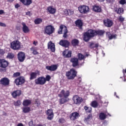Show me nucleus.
Masks as SVG:
<instances>
[{
  "mask_svg": "<svg viewBox=\"0 0 126 126\" xmlns=\"http://www.w3.org/2000/svg\"><path fill=\"white\" fill-rule=\"evenodd\" d=\"M105 33V32L103 30H98L97 31L89 30L86 32H85L84 34V40L85 42H88L91 38H93L94 36L96 35H99L101 36Z\"/></svg>",
  "mask_w": 126,
  "mask_h": 126,
  "instance_id": "f257e3e1",
  "label": "nucleus"
},
{
  "mask_svg": "<svg viewBox=\"0 0 126 126\" xmlns=\"http://www.w3.org/2000/svg\"><path fill=\"white\" fill-rule=\"evenodd\" d=\"M63 37H64V39H66V38L68 37V35H67V28L63 25H61L60 27L58 33L63 34Z\"/></svg>",
  "mask_w": 126,
  "mask_h": 126,
  "instance_id": "f03ea898",
  "label": "nucleus"
},
{
  "mask_svg": "<svg viewBox=\"0 0 126 126\" xmlns=\"http://www.w3.org/2000/svg\"><path fill=\"white\" fill-rule=\"evenodd\" d=\"M76 71L75 70L72 69L69 71L66 72L65 73L66 76L68 79H73L76 76Z\"/></svg>",
  "mask_w": 126,
  "mask_h": 126,
  "instance_id": "7ed1b4c3",
  "label": "nucleus"
},
{
  "mask_svg": "<svg viewBox=\"0 0 126 126\" xmlns=\"http://www.w3.org/2000/svg\"><path fill=\"white\" fill-rule=\"evenodd\" d=\"M21 43L18 40H14L11 43V48L13 50H19Z\"/></svg>",
  "mask_w": 126,
  "mask_h": 126,
  "instance_id": "20e7f679",
  "label": "nucleus"
},
{
  "mask_svg": "<svg viewBox=\"0 0 126 126\" xmlns=\"http://www.w3.org/2000/svg\"><path fill=\"white\" fill-rule=\"evenodd\" d=\"M78 9L80 13H83L84 14L88 13V12H89V10H90L89 7L86 5L80 6L79 7Z\"/></svg>",
  "mask_w": 126,
  "mask_h": 126,
  "instance_id": "39448f33",
  "label": "nucleus"
},
{
  "mask_svg": "<svg viewBox=\"0 0 126 126\" xmlns=\"http://www.w3.org/2000/svg\"><path fill=\"white\" fill-rule=\"evenodd\" d=\"M36 84L38 85H44L46 83V78L44 77H40L35 80Z\"/></svg>",
  "mask_w": 126,
  "mask_h": 126,
  "instance_id": "423d86ee",
  "label": "nucleus"
},
{
  "mask_svg": "<svg viewBox=\"0 0 126 126\" xmlns=\"http://www.w3.org/2000/svg\"><path fill=\"white\" fill-rule=\"evenodd\" d=\"M73 100L74 104H76V105H79L81 104L83 99L81 97L78 96V95H75L73 97Z\"/></svg>",
  "mask_w": 126,
  "mask_h": 126,
  "instance_id": "0eeeda50",
  "label": "nucleus"
},
{
  "mask_svg": "<svg viewBox=\"0 0 126 126\" xmlns=\"http://www.w3.org/2000/svg\"><path fill=\"white\" fill-rule=\"evenodd\" d=\"M55 29L52 26H48L45 29V32L48 35H51L54 32Z\"/></svg>",
  "mask_w": 126,
  "mask_h": 126,
  "instance_id": "6e6552de",
  "label": "nucleus"
},
{
  "mask_svg": "<svg viewBox=\"0 0 126 126\" xmlns=\"http://www.w3.org/2000/svg\"><path fill=\"white\" fill-rule=\"evenodd\" d=\"M25 82V79L23 77H19L15 80V83L16 85H21Z\"/></svg>",
  "mask_w": 126,
  "mask_h": 126,
  "instance_id": "1a4fd4ad",
  "label": "nucleus"
},
{
  "mask_svg": "<svg viewBox=\"0 0 126 126\" xmlns=\"http://www.w3.org/2000/svg\"><path fill=\"white\" fill-rule=\"evenodd\" d=\"M8 66V62L5 61L4 59L0 60V67L2 68H5Z\"/></svg>",
  "mask_w": 126,
  "mask_h": 126,
  "instance_id": "9d476101",
  "label": "nucleus"
},
{
  "mask_svg": "<svg viewBox=\"0 0 126 126\" xmlns=\"http://www.w3.org/2000/svg\"><path fill=\"white\" fill-rule=\"evenodd\" d=\"M59 97H64V98H67L69 96V92L66 91V92L64 90H62L60 94H59Z\"/></svg>",
  "mask_w": 126,
  "mask_h": 126,
  "instance_id": "9b49d317",
  "label": "nucleus"
},
{
  "mask_svg": "<svg viewBox=\"0 0 126 126\" xmlns=\"http://www.w3.org/2000/svg\"><path fill=\"white\" fill-rule=\"evenodd\" d=\"M0 84L4 86H7L9 84V80L7 78H3L0 81Z\"/></svg>",
  "mask_w": 126,
  "mask_h": 126,
  "instance_id": "f8f14e48",
  "label": "nucleus"
},
{
  "mask_svg": "<svg viewBox=\"0 0 126 126\" xmlns=\"http://www.w3.org/2000/svg\"><path fill=\"white\" fill-rule=\"evenodd\" d=\"M18 59L19 62H24V60H25V54L22 52H19L18 54Z\"/></svg>",
  "mask_w": 126,
  "mask_h": 126,
  "instance_id": "ddd939ff",
  "label": "nucleus"
},
{
  "mask_svg": "<svg viewBox=\"0 0 126 126\" xmlns=\"http://www.w3.org/2000/svg\"><path fill=\"white\" fill-rule=\"evenodd\" d=\"M46 115L48 116L47 117L48 120H52L54 118V113L53 110L48 109L47 111Z\"/></svg>",
  "mask_w": 126,
  "mask_h": 126,
  "instance_id": "4468645a",
  "label": "nucleus"
},
{
  "mask_svg": "<svg viewBox=\"0 0 126 126\" xmlns=\"http://www.w3.org/2000/svg\"><path fill=\"white\" fill-rule=\"evenodd\" d=\"M59 44H60L61 46H62L63 47H65V48H67L69 46V42L67 40H62L60 41Z\"/></svg>",
  "mask_w": 126,
  "mask_h": 126,
  "instance_id": "2eb2a0df",
  "label": "nucleus"
},
{
  "mask_svg": "<svg viewBox=\"0 0 126 126\" xmlns=\"http://www.w3.org/2000/svg\"><path fill=\"white\" fill-rule=\"evenodd\" d=\"M104 24L106 27H111L113 25V22L109 19L104 20L103 21Z\"/></svg>",
  "mask_w": 126,
  "mask_h": 126,
  "instance_id": "dca6fc26",
  "label": "nucleus"
},
{
  "mask_svg": "<svg viewBox=\"0 0 126 126\" xmlns=\"http://www.w3.org/2000/svg\"><path fill=\"white\" fill-rule=\"evenodd\" d=\"M11 95L13 98H16V97H18L21 95V91L20 90H17L14 91L12 94Z\"/></svg>",
  "mask_w": 126,
  "mask_h": 126,
  "instance_id": "f3484780",
  "label": "nucleus"
},
{
  "mask_svg": "<svg viewBox=\"0 0 126 126\" xmlns=\"http://www.w3.org/2000/svg\"><path fill=\"white\" fill-rule=\"evenodd\" d=\"M70 62L72 63V66L74 67L78 65V59L75 58H72Z\"/></svg>",
  "mask_w": 126,
  "mask_h": 126,
  "instance_id": "a211bd4d",
  "label": "nucleus"
},
{
  "mask_svg": "<svg viewBox=\"0 0 126 126\" xmlns=\"http://www.w3.org/2000/svg\"><path fill=\"white\" fill-rule=\"evenodd\" d=\"M110 116V117H111V115H110L109 113H108V114H106V113H104L103 112H101L99 114V117L100 120H101V121H103L104 120H105L106 119V118H107V116Z\"/></svg>",
  "mask_w": 126,
  "mask_h": 126,
  "instance_id": "6ab92c4d",
  "label": "nucleus"
},
{
  "mask_svg": "<svg viewBox=\"0 0 126 126\" xmlns=\"http://www.w3.org/2000/svg\"><path fill=\"white\" fill-rule=\"evenodd\" d=\"M46 68L48 70H50V71H55L58 68V66H57V65H52L51 66H47Z\"/></svg>",
  "mask_w": 126,
  "mask_h": 126,
  "instance_id": "aec40b11",
  "label": "nucleus"
},
{
  "mask_svg": "<svg viewBox=\"0 0 126 126\" xmlns=\"http://www.w3.org/2000/svg\"><path fill=\"white\" fill-rule=\"evenodd\" d=\"M63 56L64 58H70V57H71V51H69L67 50H65L63 52Z\"/></svg>",
  "mask_w": 126,
  "mask_h": 126,
  "instance_id": "412c9836",
  "label": "nucleus"
},
{
  "mask_svg": "<svg viewBox=\"0 0 126 126\" xmlns=\"http://www.w3.org/2000/svg\"><path fill=\"white\" fill-rule=\"evenodd\" d=\"M78 116H79V114L77 112H74L71 114L70 116V120L71 121H75V120H76L77 118H78Z\"/></svg>",
  "mask_w": 126,
  "mask_h": 126,
  "instance_id": "4be33fe9",
  "label": "nucleus"
},
{
  "mask_svg": "<svg viewBox=\"0 0 126 126\" xmlns=\"http://www.w3.org/2000/svg\"><path fill=\"white\" fill-rule=\"evenodd\" d=\"M48 49H50L52 52H55V51H56L55 44L52 43V42L50 41L48 43Z\"/></svg>",
  "mask_w": 126,
  "mask_h": 126,
  "instance_id": "5701e85b",
  "label": "nucleus"
},
{
  "mask_svg": "<svg viewBox=\"0 0 126 126\" xmlns=\"http://www.w3.org/2000/svg\"><path fill=\"white\" fill-rule=\"evenodd\" d=\"M22 25H23V32L24 33H28V32H29L30 31L28 27H27V26H26V24H25V23H22Z\"/></svg>",
  "mask_w": 126,
  "mask_h": 126,
  "instance_id": "b1692460",
  "label": "nucleus"
},
{
  "mask_svg": "<svg viewBox=\"0 0 126 126\" xmlns=\"http://www.w3.org/2000/svg\"><path fill=\"white\" fill-rule=\"evenodd\" d=\"M20 1L24 4V5H30L32 3V0H20Z\"/></svg>",
  "mask_w": 126,
  "mask_h": 126,
  "instance_id": "393cba45",
  "label": "nucleus"
},
{
  "mask_svg": "<svg viewBox=\"0 0 126 126\" xmlns=\"http://www.w3.org/2000/svg\"><path fill=\"white\" fill-rule=\"evenodd\" d=\"M47 11L51 14H54L56 13V9L52 6H49L47 8Z\"/></svg>",
  "mask_w": 126,
  "mask_h": 126,
  "instance_id": "a878e982",
  "label": "nucleus"
},
{
  "mask_svg": "<svg viewBox=\"0 0 126 126\" xmlns=\"http://www.w3.org/2000/svg\"><path fill=\"white\" fill-rule=\"evenodd\" d=\"M93 9L95 12H100L101 10V7H100L98 5L94 6Z\"/></svg>",
  "mask_w": 126,
  "mask_h": 126,
  "instance_id": "bb28decb",
  "label": "nucleus"
},
{
  "mask_svg": "<svg viewBox=\"0 0 126 126\" xmlns=\"http://www.w3.org/2000/svg\"><path fill=\"white\" fill-rule=\"evenodd\" d=\"M38 74H39V72H32L31 73V77H30L31 80H32V79H34V78H36L37 77V75H38Z\"/></svg>",
  "mask_w": 126,
  "mask_h": 126,
  "instance_id": "cd10ccee",
  "label": "nucleus"
},
{
  "mask_svg": "<svg viewBox=\"0 0 126 126\" xmlns=\"http://www.w3.org/2000/svg\"><path fill=\"white\" fill-rule=\"evenodd\" d=\"M37 50L38 49L35 47H33L31 48V51L32 52V54H33V55H38L39 54V53L37 52Z\"/></svg>",
  "mask_w": 126,
  "mask_h": 126,
  "instance_id": "c85d7f7f",
  "label": "nucleus"
},
{
  "mask_svg": "<svg viewBox=\"0 0 126 126\" xmlns=\"http://www.w3.org/2000/svg\"><path fill=\"white\" fill-rule=\"evenodd\" d=\"M75 24L76 26L81 28L82 27V21L80 20H78L75 22Z\"/></svg>",
  "mask_w": 126,
  "mask_h": 126,
  "instance_id": "c756f323",
  "label": "nucleus"
},
{
  "mask_svg": "<svg viewBox=\"0 0 126 126\" xmlns=\"http://www.w3.org/2000/svg\"><path fill=\"white\" fill-rule=\"evenodd\" d=\"M99 44L98 43L95 44L94 42L90 43V47L91 48H98Z\"/></svg>",
  "mask_w": 126,
  "mask_h": 126,
  "instance_id": "7c9ffc66",
  "label": "nucleus"
},
{
  "mask_svg": "<svg viewBox=\"0 0 126 126\" xmlns=\"http://www.w3.org/2000/svg\"><path fill=\"white\" fill-rule=\"evenodd\" d=\"M23 104L24 106H29V105L31 104V100L29 99H26L24 101Z\"/></svg>",
  "mask_w": 126,
  "mask_h": 126,
  "instance_id": "2f4dec72",
  "label": "nucleus"
},
{
  "mask_svg": "<svg viewBox=\"0 0 126 126\" xmlns=\"http://www.w3.org/2000/svg\"><path fill=\"white\" fill-rule=\"evenodd\" d=\"M23 113H25V114H26L27 113H29L31 111L30 107H25L23 108Z\"/></svg>",
  "mask_w": 126,
  "mask_h": 126,
  "instance_id": "473e14b6",
  "label": "nucleus"
},
{
  "mask_svg": "<svg viewBox=\"0 0 126 126\" xmlns=\"http://www.w3.org/2000/svg\"><path fill=\"white\" fill-rule=\"evenodd\" d=\"M84 109L87 113H91L92 112V108L87 106H84Z\"/></svg>",
  "mask_w": 126,
  "mask_h": 126,
  "instance_id": "72a5a7b5",
  "label": "nucleus"
},
{
  "mask_svg": "<svg viewBox=\"0 0 126 126\" xmlns=\"http://www.w3.org/2000/svg\"><path fill=\"white\" fill-rule=\"evenodd\" d=\"M115 11H116L118 14H122L124 13V9L123 8H119L117 10L116 9Z\"/></svg>",
  "mask_w": 126,
  "mask_h": 126,
  "instance_id": "f704fd0d",
  "label": "nucleus"
},
{
  "mask_svg": "<svg viewBox=\"0 0 126 126\" xmlns=\"http://www.w3.org/2000/svg\"><path fill=\"white\" fill-rule=\"evenodd\" d=\"M68 100V98L66 97H64L63 98H61L60 100V102L61 104H64V103H66Z\"/></svg>",
  "mask_w": 126,
  "mask_h": 126,
  "instance_id": "c9c22d12",
  "label": "nucleus"
},
{
  "mask_svg": "<svg viewBox=\"0 0 126 126\" xmlns=\"http://www.w3.org/2000/svg\"><path fill=\"white\" fill-rule=\"evenodd\" d=\"M42 21H43V20H42V19L37 18L34 20V23L35 24H40L42 23Z\"/></svg>",
  "mask_w": 126,
  "mask_h": 126,
  "instance_id": "e433bc0d",
  "label": "nucleus"
},
{
  "mask_svg": "<svg viewBox=\"0 0 126 126\" xmlns=\"http://www.w3.org/2000/svg\"><path fill=\"white\" fill-rule=\"evenodd\" d=\"M91 106L93 107V108H97V107H98V102L96 101H94L92 102Z\"/></svg>",
  "mask_w": 126,
  "mask_h": 126,
  "instance_id": "4c0bfd02",
  "label": "nucleus"
},
{
  "mask_svg": "<svg viewBox=\"0 0 126 126\" xmlns=\"http://www.w3.org/2000/svg\"><path fill=\"white\" fill-rule=\"evenodd\" d=\"M7 59H13L14 58V55L13 53H8L7 56Z\"/></svg>",
  "mask_w": 126,
  "mask_h": 126,
  "instance_id": "58836bf2",
  "label": "nucleus"
},
{
  "mask_svg": "<svg viewBox=\"0 0 126 126\" xmlns=\"http://www.w3.org/2000/svg\"><path fill=\"white\" fill-rule=\"evenodd\" d=\"M86 58V57L82 54H78V58L80 61H82V60H84Z\"/></svg>",
  "mask_w": 126,
  "mask_h": 126,
  "instance_id": "ea45409f",
  "label": "nucleus"
},
{
  "mask_svg": "<svg viewBox=\"0 0 126 126\" xmlns=\"http://www.w3.org/2000/svg\"><path fill=\"white\" fill-rule=\"evenodd\" d=\"M78 43L79 41L77 39H74L72 40V44L73 46H77V45H78Z\"/></svg>",
  "mask_w": 126,
  "mask_h": 126,
  "instance_id": "a19ab883",
  "label": "nucleus"
},
{
  "mask_svg": "<svg viewBox=\"0 0 126 126\" xmlns=\"http://www.w3.org/2000/svg\"><path fill=\"white\" fill-rule=\"evenodd\" d=\"M21 105V101L20 100H18L14 102V105L16 106V107H18Z\"/></svg>",
  "mask_w": 126,
  "mask_h": 126,
  "instance_id": "79ce46f5",
  "label": "nucleus"
},
{
  "mask_svg": "<svg viewBox=\"0 0 126 126\" xmlns=\"http://www.w3.org/2000/svg\"><path fill=\"white\" fill-rule=\"evenodd\" d=\"M116 37H117V35L116 34H114V35L110 34L108 35V38L109 40H112V39H116Z\"/></svg>",
  "mask_w": 126,
  "mask_h": 126,
  "instance_id": "37998d69",
  "label": "nucleus"
},
{
  "mask_svg": "<svg viewBox=\"0 0 126 126\" xmlns=\"http://www.w3.org/2000/svg\"><path fill=\"white\" fill-rule=\"evenodd\" d=\"M45 78V82L46 81H50V80H51V76L50 75H47L46 76Z\"/></svg>",
  "mask_w": 126,
  "mask_h": 126,
  "instance_id": "c03bdc74",
  "label": "nucleus"
},
{
  "mask_svg": "<svg viewBox=\"0 0 126 126\" xmlns=\"http://www.w3.org/2000/svg\"><path fill=\"white\" fill-rule=\"evenodd\" d=\"M40 104L41 103H40V101H39V100L36 99L35 100V105H36V106H37V107H39V106H40Z\"/></svg>",
  "mask_w": 126,
  "mask_h": 126,
  "instance_id": "a18cd8bd",
  "label": "nucleus"
},
{
  "mask_svg": "<svg viewBox=\"0 0 126 126\" xmlns=\"http://www.w3.org/2000/svg\"><path fill=\"white\" fill-rule=\"evenodd\" d=\"M91 119H92V115H89L85 118V120L86 121H89V120H91Z\"/></svg>",
  "mask_w": 126,
  "mask_h": 126,
  "instance_id": "49530a36",
  "label": "nucleus"
},
{
  "mask_svg": "<svg viewBox=\"0 0 126 126\" xmlns=\"http://www.w3.org/2000/svg\"><path fill=\"white\" fill-rule=\"evenodd\" d=\"M119 20L121 21V22H123L125 20V18L123 17V16H120L119 18Z\"/></svg>",
  "mask_w": 126,
  "mask_h": 126,
  "instance_id": "de8ad7c7",
  "label": "nucleus"
},
{
  "mask_svg": "<svg viewBox=\"0 0 126 126\" xmlns=\"http://www.w3.org/2000/svg\"><path fill=\"white\" fill-rule=\"evenodd\" d=\"M73 13V11L68 9V15H72V14Z\"/></svg>",
  "mask_w": 126,
  "mask_h": 126,
  "instance_id": "09e8293b",
  "label": "nucleus"
},
{
  "mask_svg": "<svg viewBox=\"0 0 126 126\" xmlns=\"http://www.w3.org/2000/svg\"><path fill=\"white\" fill-rule=\"evenodd\" d=\"M59 122L60 124H63V123H64L65 121L64 119H60L59 120Z\"/></svg>",
  "mask_w": 126,
  "mask_h": 126,
  "instance_id": "8fccbe9b",
  "label": "nucleus"
},
{
  "mask_svg": "<svg viewBox=\"0 0 126 126\" xmlns=\"http://www.w3.org/2000/svg\"><path fill=\"white\" fill-rule=\"evenodd\" d=\"M19 75H20V73L19 72L14 73V76H15V77H17V76H19Z\"/></svg>",
  "mask_w": 126,
  "mask_h": 126,
  "instance_id": "3c124183",
  "label": "nucleus"
},
{
  "mask_svg": "<svg viewBox=\"0 0 126 126\" xmlns=\"http://www.w3.org/2000/svg\"><path fill=\"white\" fill-rule=\"evenodd\" d=\"M119 3H120V4H125L126 3V1L125 0H121L119 1Z\"/></svg>",
  "mask_w": 126,
  "mask_h": 126,
  "instance_id": "603ef678",
  "label": "nucleus"
},
{
  "mask_svg": "<svg viewBox=\"0 0 126 126\" xmlns=\"http://www.w3.org/2000/svg\"><path fill=\"white\" fill-rule=\"evenodd\" d=\"M5 52H4V50L2 49H0V55H3Z\"/></svg>",
  "mask_w": 126,
  "mask_h": 126,
  "instance_id": "864d4df0",
  "label": "nucleus"
},
{
  "mask_svg": "<svg viewBox=\"0 0 126 126\" xmlns=\"http://www.w3.org/2000/svg\"><path fill=\"white\" fill-rule=\"evenodd\" d=\"M68 9H65L64 10V13L65 15H68Z\"/></svg>",
  "mask_w": 126,
  "mask_h": 126,
  "instance_id": "5fc2aeb1",
  "label": "nucleus"
},
{
  "mask_svg": "<svg viewBox=\"0 0 126 126\" xmlns=\"http://www.w3.org/2000/svg\"><path fill=\"white\" fill-rule=\"evenodd\" d=\"M0 26H2L3 27H5V26H6V25L4 23L0 22Z\"/></svg>",
  "mask_w": 126,
  "mask_h": 126,
  "instance_id": "6e6d98bb",
  "label": "nucleus"
},
{
  "mask_svg": "<svg viewBox=\"0 0 126 126\" xmlns=\"http://www.w3.org/2000/svg\"><path fill=\"white\" fill-rule=\"evenodd\" d=\"M29 126H33V121H31L29 123Z\"/></svg>",
  "mask_w": 126,
  "mask_h": 126,
  "instance_id": "4d7b16f0",
  "label": "nucleus"
},
{
  "mask_svg": "<svg viewBox=\"0 0 126 126\" xmlns=\"http://www.w3.org/2000/svg\"><path fill=\"white\" fill-rule=\"evenodd\" d=\"M20 7V5H19V4H16L15 5V8H18V7Z\"/></svg>",
  "mask_w": 126,
  "mask_h": 126,
  "instance_id": "13d9d810",
  "label": "nucleus"
},
{
  "mask_svg": "<svg viewBox=\"0 0 126 126\" xmlns=\"http://www.w3.org/2000/svg\"><path fill=\"white\" fill-rule=\"evenodd\" d=\"M26 15H29V16H31V13H30V12L28 11L26 12Z\"/></svg>",
  "mask_w": 126,
  "mask_h": 126,
  "instance_id": "bf43d9fd",
  "label": "nucleus"
},
{
  "mask_svg": "<svg viewBox=\"0 0 126 126\" xmlns=\"http://www.w3.org/2000/svg\"><path fill=\"white\" fill-rule=\"evenodd\" d=\"M17 126H24L22 123H19L17 125Z\"/></svg>",
  "mask_w": 126,
  "mask_h": 126,
  "instance_id": "052dcab7",
  "label": "nucleus"
},
{
  "mask_svg": "<svg viewBox=\"0 0 126 126\" xmlns=\"http://www.w3.org/2000/svg\"><path fill=\"white\" fill-rule=\"evenodd\" d=\"M2 13H3V10H0V14H2Z\"/></svg>",
  "mask_w": 126,
  "mask_h": 126,
  "instance_id": "680f3d73",
  "label": "nucleus"
},
{
  "mask_svg": "<svg viewBox=\"0 0 126 126\" xmlns=\"http://www.w3.org/2000/svg\"><path fill=\"white\" fill-rule=\"evenodd\" d=\"M13 0H7V1H8V2H12V1H13Z\"/></svg>",
  "mask_w": 126,
  "mask_h": 126,
  "instance_id": "e2e57ef3",
  "label": "nucleus"
},
{
  "mask_svg": "<svg viewBox=\"0 0 126 126\" xmlns=\"http://www.w3.org/2000/svg\"><path fill=\"white\" fill-rule=\"evenodd\" d=\"M33 44V45H34V46H36V45L37 44V42L34 41Z\"/></svg>",
  "mask_w": 126,
  "mask_h": 126,
  "instance_id": "0e129e2a",
  "label": "nucleus"
},
{
  "mask_svg": "<svg viewBox=\"0 0 126 126\" xmlns=\"http://www.w3.org/2000/svg\"><path fill=\"white\" fill-rule=\"evenodd\" d=\"M103 125L104 126H106V125H107V122L105 121L104 123H103Z\"/></svg>",
  "mask_w": 126,
  "mask_h": 126,
  "instance_id": "69168bd1",
  "label": "nucleus"
},
{
  "mask_svg": "<svg viewBox=\"0 0 126 126\" xmlns=\"http://www.w3.org/2000/svg\"><path fill=\"white\" fill-rule=\"evenodd\" d=\"M0 71L1 72L3 71V69H2L1 68H0Z\"/></svg>",
  "mask_w": 126,
  "mask_h": 126,
  "instance_id": "338daca9",
  "label": "nucleus"
},
{
  "mask_svg": "<svg viewBox=\"0 0 126 126\" xmlns=\"http://www.w3.org/2000/svg\"><path fill=\"white\" fill-rule=\"evenodd\" d=\"M36 126H43V125H37Z\"/></svg>",
  "mask_w": 126,
  "mask_h": 126,
  "instance_id": "774afa93",
  "label": "nucleus"
}]
</instances>
